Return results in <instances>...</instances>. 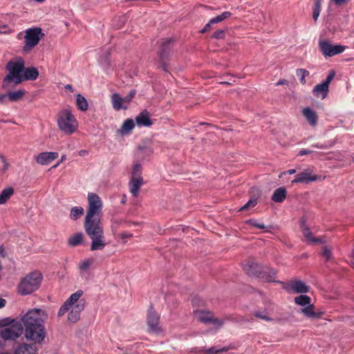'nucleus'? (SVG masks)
I'll return each instance as SVG.
<instances>
[{"instance_id": "35", "label": "nucleus", "mask_w": 354, "mask_h": 354, "mask_svg": "<svg viewBox=\"0 0 354 354\" xmlns=\"http://www.w3.org/2000/svg\"><path fill=\"white\" fill-rule=\"evenodd\" d=\"M232 15L231 12H224L221 15L216 16V17L212 18L210 19V24H217L219 22H221L225 19H227Z\"/></svg>"}, {"instance_id": "17", "label": "nucleus", "mask_w": 354, "mask_h": 354, "mask_svg": "<svg viewBox=\"0 0 354 354\" xmlns=\"http://www.w3.org/2000/svg\"><path fill=\"white\" fill-rule=\"evenodd\" d=\"M302 113L310 125L313 127L317 125L318 117L317 113L314 110L309 107H306L303 109Z\"/></svg>"}, {"instance_id": "47", "label": "nucleus", "mask_w": 354, "mask_h": 354, "mask_svg": "<svg viewBox=\"0 0 354 354\" xmlns=\"http://www.w3.org/2000/svg\"><path fill=\"white\" fill-rule=\"evenodd\" d=\"M335 77V72L331 71L327 76L326 80L323 82L324 84H326L327 86L328 87L329 84L333 80V79Z\"/></svg>"}, {"instance_id": "30", "label": "nucleus", "mask_w": 354, "mask_h": 354, "mask_svg": "<svg viewBox=\"0 0 354 354\" xmlns=\"http://www.w3.org/2000/svg\"><path fill=\"white\" fill-rule=\"evenodd\" d=\"M84 209L80 206H75L71 208L70 212V218L73 221H76L84 214Z\"/></svg>"}, {"instance_id": "45", "label": "nucleus", "mask_w": 354, "mask_h": 354, "mask_svg": "<svg viewBox=\"0 0 354 354\" xmlns=\"http://www.w3.org/2000/svg\"><path fill=\"white\" fill-rule=\"evenodd\" d=\"M171 41L170 39L166 40L163 41L162 43V53L161 54H163L165 52H166L167 50H169L170 45H171Z\"/></svg>"}, {"instance_id": "55", "label": "nucleus", "mask_w": 354, "mask_h": 354, "mask_svg": "<svg viewBox=\"0 0 354 354\" xmlns=\"http://www.w3.org/2000/svg\"><path fill=\"white\" fill-rule=\"evenodd\" d=\"M64 88H65V89H66V91H70V92H71V93H73V92L74 91V89H73V86H72V85H71V84H66V85L64 86Z\"/></svg>"}, {"instance_id": "28", "label": "nucleus", "mask_w": 354, "mask_h": 354, "mask_svg": "<svg viewBox=\"0 0 354 354\" xmlns=\"http://www.w3.org/2000/svg\"><path fill=\"white\" fill-rule=\"evenodd\" d=\"M83 236L84 235L82 232H77L73 234L68 239V245L75 247L81 244L83 241Z\"/></svg>"}, {"instance_id": "34", "label": "nucleus", "mask_w": 354, "mask_h": 354, "mask_svg": "<svg viewBox=\"0 0 354 354\" xmlns=\"http://www.w3.org/2000/svg\"><path fill=\"white\" fill-rule=\"evenodd\" d=\"M93 263V260L92 259H86L79 263L78 268L81 271L84 272L89 268Z\"/></svg>"}, {"instance_id": "46", "label": "nucleus", "mask_w": 354, "mask_h": 354, "mask_svg": "<svg viewBox=\"0 0 354 354\" xmlns=\"http://www.w3.org/2000/svg\"><path fill=\"white\" fill-rule=\"evenodd\" d=\"M133 236V234L128 232H123L120 234V237L121 239L124 240V242H126L127 239H130Z\"/></svg>"}, {"instance_id": "2", "label": "nucleus", "mask_w": 354, "mask_h": 354, "mask_svg": "<svg viewBox=\"0 0 354 354\" xmlns=\"http://www.w3.org/2000/svg\"><path fill=\"white\" fill-rule=\"evenodd\" d=\"M47 315L44 310L33 308L22 317L21 324L25 328V337L35 344L41 343L46 337L44 322Z\"/></svg>"}, {"instance_id": "33", "label": "nucleus", "mask_w": 354, "mask_h": 354, "mask_svg": "<svg viewBox=\"0 0 354 354\" xmlns=\"http://www.w3.org/2000/svg\"><path fill=\"white\" fill-rule=\"evenodd\" d=\"M76 104L78 109L82 111H85L88 109L87 101L81 94L77 95Z\"/></svg>"}, {"instance_id": "18", "label": "nucleus", "mask_w": 354, "mask_h": 354, "mask_svg": "<svg viewBox=\"0 0 354 354\" xmlns=\"http://www.w3.org/2000/svg\"><path fill=\"white\" fill-rule=\"evenodd\" d=\"M111 103L113 108L116 111L127 109V104H124V97H122L118 93H114L111 95Z\"/></svg>"}, {"instance_id": "43", "label": "nucleus", "mask_w": 354, "mask_h": 354, "mask_svg": "<svg viewBox=\"0 0 354 354\" xmlns=\"http://www.w3.org/2000/svg\"><path fill=\"white\" fill-rule=\"evenodd\" d=\"M0 160L1 161V162L3 163V166H2V171L3 172H5L6 171L9 167H10V165L9 163L7 162L6 159L5 158L4 156L0 155Z\"/></svg>"}, {"instance_id": "15", "label": "nucleus", "mask_w": 354, "mask_h": 354, "mask_svg": "<svg viewBox=\"0 0 354 354\" xmlns=\"http://www.w3.org/2000/svg\"><path fill=\"white\" fill-rule=\"evenodd\" d=\"M289 288L294 293H306L309 292V286L301 280H292L289 283Z\"/></svg>"}, {"instance_id": "19", "label": "nucleus", "mask_w": 354, "mask_h": 354, "mask_svg": "<svg viewBox=\"0 0 354 354\" xmlns=\"http://www.w3.org/2000/svg\"><path fill=\"white\" fill-rule=\"evenodd\" d=\"M15 354H37V349L35 346L28 344H22L15 349Z\"/></svg>"}, {"instance_id": "3", "label": "nucleus", "mask_w": 354, "mask_h": 354, "mask_svg": "<svg viewBox=\"0 0 354 354\" xmlns=\"http://www.w3.org/2000/svg\"><path fill=\"white\" fill-rule=\"evenodd\" d=\"M82 290H77L73 293L59 308L57 313L58 317H62L68 313V321L72 323L77 322L80 319L81 313L85 308L86 301L82 298Z\"/></svg>"}, {"instance_id": "54", "label": "nucleus", "mask_w": 354, "mask_h": 354, "mask_svg": "<svg viewBox=\"0 0 354 354\" xmlns=\"http://www.w3.org/2000/svg\"><path fill=\"white\" fill-rule=\"evenodd\" d=\"M312 153L311 151L310 150H307V149H301L299 152V156H304V155H308V154H310Z\"/></svg>"}, {"instance_id": "22", "label": "nucleus", "mask_w": 354, "mask_h": 354, "mask_svg": "<svg viewBox=\"0 0 354 354\" xmlns=\"http://www.w3.org/2000/svg\"><path fill=\"white\" fill-rule=\"evenodd\" d=\"M300 312L308 318H317L319 317V313L315 311V306L312 304L304 306L300 310Z\"/></svg>"}, {"instance_id": "16", "label": "nucleus", "mask_w": 354, "mask_h": 354, "mask_svg": "<svg viewBox=\"0 0 354 354\" xmlns=\"http://www.w3.org/2000/svg\"><path fill=\"white\" fill-rule=\"evenodd\" d=\"M143 184L144 180L142 178H131L129 181V191L134 197L138 196L139 190Z\"/></svg>"}, {"instance_id": "1", "label": "nucleus", "mask_w": 354, "mask_h": 354, "mask_svg": "<svg viewBox=\"0 0 354 354\" xmlns=\"http://www.w3.org/2000/svg\"><path fill=\"white\" fill-rule=\"evenodd\" d=\"M102 201L95 193L88 194V209L84 221L86 233L91 239V250H102L106 243L100 219Z\"/></svg>"}, {"instance_id": "64", "label": "nucleus", "mask_w": 354, "mask_h": 354, "mask_svg": "<svg viewBox=\"0 0 354 354\" xmlns=\"http://www.w3.org/2000/svg\"><path fill=\"white\" fill-rule=\"evenodd\" d=\"M295 173H296L295 169H289V174H293Z\"/></svg>"}, {"instance_id": "61", "label": "nucleus", "mask_w": 354, "mask_h": 354, "mask_svg": "<svg viewBox=\"0 0 354 354\" xmlns=\"http://www.w3.org/2000/svg\"><path fill=\"white\" fill-rule=\"evenodd\" d=\"M144 150V148L143 147H138V153H137V156L138 157H140L141 156V152Z\"/></svg>"}, {"instance_id": "29", "label": "nucleus", "mask_w": 354, "mask_h": 354, "mask_svg": "<svg viewBox=\"0 0 354 354\" xmlns=\"http://www.w3.org/2000/svg\"><path fill=\"white\" fill-rule=\"evenodd\" d=\"M14 189L12 187H7L2 190L0 194V205L4 204L13 195Z\"/></svg>"}, {"instance_id": "49", "label": "nucleus", "mask_w": 354, "mask_h": 354, "mask_svg": "<svg viewBox=\"0 0 354 354\" xmlns=\"http://www.w3.org/2000/svg\"><path fill=\"white\" fill-rule=\"evenodd\" d=\"M8 100V93L7 94H0V104H6Z\"/></svg>"}, {"instance_id": "32", "label": "nucleus", "mask_w": 354, "mask_h": 354, "mask_svg": "<svg viewBox=\"0 0 354 354\" xmlns=\"http://www.w3.org/2000/svg\"><path fill=\"white\" fill-rule=\"evenodd\" d=\"M301 227H302L303 234L307 241H308L309 243H322V241L320 239H315L312 236V234L310 232V230L308 227H305L304 223H302Z\"/></svg>"}, {"instance_id": "36", "label": "nucleus", "mask_w": 354, "mask_h": 354, "mask_svg": "<svg viewBox=\"0 0 354 354\" xmlns=\"http://www.w3.org/2000/svg\"><path fill=\"white\" fill-rule=\"evenodd\" d=\"M142 173V166L140 163H136L131 171V178H142L141 176Z\"/></svg>"}, {"instance_id": "42", "label": "nucleus", "mask_w": 354, "mask_h": 354, "mask_svg": "<svg viewBox=\"0 0 354 354\" xmlns=\"http://www.w3.org/2000/svg\"><path fill=\"white\" fill-rule=\"evenodd\" d=\"M136 95V91L134 90H132L129 92V93L124 97V104L128 106L129 103L131 101L132 98Z\"/></svg>"}, {"instance_id": "7", "label": "nucleus", "mask_w": 354, "mask_h": 354, "mask_svg": "<svg viewBox=\"0 0 354 354\" xmlns=\"http://www.w3.org/2000/svg\"><path fill=\"white\" fill-rule=\"evenodd\" d=\"M194 313L197 320L211 326L216 330L221 328L225 322V319L214 317L213 314L209 310H196Z\"/></svg>"}, {"instance_id": "57", "label": "nucleus", "mask_w": 354, "mask_h": 354, "mask_svg": "<svg viewBox=\"0 0 354 354\" xmlns=\"http://www.w3.org/2000/svg\"><path fill=\"white\" fill-rule=\"evenodd\" d=\"M6 254L5 252V250L3 248V246H0V256L1 257H6Z\"/></svg>"}, {"instance_id": "9", "label": "nucleus", "mask_w": 354, "mask_h": 354, "mask_svg": "<svg viewBox=\"0 0 354 354\" xmlns=\"http://www.w3.org/2000/svg\"><path fill=\"white\" fill-rule=\"evenodd\" d=\"M24 329L20 321L13 320L9 326L0 330V337L4 340H15L22 335Z\"/></svg>"}, {"instance_id": "6", "label": "nucleus", "mask_w": 354, "mask_h": 354, "mask_svg": "<svg viewBox=\"0 0 354 354\" xmlns=\"http://www.w3.org/2000/svg\"><path fill=\"white\" fill-rule=\"evenodd\" d=\"M42 280L41 274L32 272L28 274L20 281L17 288L19 294L27 295L36 291L40 286Z\"/></svg>"}, {"instance_id": "59", "label": "nucleus", "mask_w": 354, "mask_h": 354, "mask_svg": "<svg viewBox=\"0 0 354 354\" xmlns=\"http://www.w3.org/2000/svg\"><path fill=\"white\" fill-rule=\"evenodd\" d=\"M6 26H3L2 27L0 28V33H6L7 32V30H6Z\"/></svg>"}, {"instance_id": "10", "label": "nucleus", "mask_w": 354, "mask_h": 354, "mask_svg": "<svg viewBox=\"0 0 354 354\" xmlns=\"http://www.w3.org/2000/svg\"><path fill=\"white\" fill-rule=\"evenodd\" d=\"M243 268L248 274L257 276L266 282L275 281V273L273 270H270L268 274L266 272H261L259 266L255 263L250 261L245 262L243 263Z\"/></svg>"}, {"instance_id": "62", "label": "nucleus", "mask_w": 354, "mask_h": 354, "mask_svg": "<svg viewBox=\"0 0 354 354\" xmlns=\"http://www.w3.org/2000/svg\"><path fill=\"white\" fill-rule=\"evenodd\" d=\"M126 201H127V198H126V196H125V195H124V196H123V197H122V198L121 203H122V204H124V203H126Z\"/></svg>"}, {"instance_id": "13", "label": "nucleus", "mask_w": 354, "mask_h": 354, "mask_svg": "<svg viewBox=\"0 0 354 354\" xmlns=\"http://www.w3.org/2000/svg\"><path fill=\"white\" fill-rule=\"evenodd\" d=\"M313 170L312 169H307L304 171H302L299 174H298L295 178L292 180V183H303V184H308L310 182L315 181L317 180L318 176L316 175L312 174Z\"/></svg>"}, {"instance_id": "50", "label": "nucleus", "mask_w": 354, "mask_h": 354, "mask_svg": "<svg viewBox=\"0 0 354 354\" xmlns=\"http://www.w3.org/2000/svg\"><path fill=\"white\" fill-rule=\"evenodd\" d=\"M213 24H210V21L205 26V27L201 30V32L204 33L209 31L212 26Z\"/></svg>"}, {"instance_id": "26", "label": "nucleus", "mask_w": 354, "mask_h": 354, "mask_svg": "<svg viewBox=\"0 0 354 354\" xmlns=\"http://www.w3.org/2000/svg\"><path fill=\"white\" fill-rule=\"evenodd\" d=\"M136 121L140 126L149 127L152 124L147 113H141L138 115L136 118Z\"/></svg>"}, {"instance_id": "63", "label": "nucleus", "mask_w": 354, "mask_h": 354, "mask_svg": "<svg viewBox=\"0 0 354 354\" xmlns=\"http://www.w3.org/2000/svg\"><path fill=\"white\" fill-rule=\"evenodd\" d=\"M286 82V80H280L277 82V85L283 84Z\"/></svg>"}, {"instance_id": "4", "label": "nucleus", "mask_w": 354, "mask_h": 354, "mask_svg": "<svg viewBox=\"0 0 354 354\" xmlns=\"http://www.w3.org/2000/svg\"><path fill=\"white\" fill-rule=\"evenodd\" d=\"M8 73L2 82V88L9 89L22 82L21 75L24 69V61L21 57L10 60L7 64Z\"/></svg>"}, {"instance_id": "60", "label": "nucleus", "mask_w": 354, "mask_h": 354, "mask_svg": "<svg viewBox=\"0 0 354 354\" xmlns=\"http://www.w3.org/2000/svg\"><path fill=\"white\" fill-rule=\"evenodd\" d=\"M6 300L2 299V298H0V308H2L3 306H5L6 305Z\"/></svg>"}, {"instance_id": "40", "label": "nucleus", "mask_w": 354, "mask_h": 354, "mask_svg": "<svg viewBox=\"0 0 354 354\" xmlns=\"http://www.w3.org/2000/svg\"><path fill=\"white\" fill-rule=\"evenodd\" d=\"M227 351V348L225 347L221 348H217L216 347H212L206 351L207 354H219L223 352H225Z\"/></svg>"}, {"instance_id": "44", "label": "nucleus", "mask_w": 354, "mask_h": 354, "mask_svg": "<svg viewBox=\"0 0 354 354\" xmlns=\"http://www.w3.org/2000/svg\"><path fill=\"white\" fill-rule=\"evenodd\" d=\"M248 223L252 225V226L258 228V229H264L266 228V226L262 223H259L257 221L250 220L248 221Z\"/></svg>"}, {"instance_id": "8", "label": "nucleus", "mask_w": 354, "mask_h": 354, "mask_svg": "<svg viewBox=\"0 0 354 354\" xmlns=\"http://www.w3.org/2000/svg\"><path fill=\"white\" fill-rule=\"evenodd\" d=\"M44 33L40 28H28L26 30L24 35V45L23 50L25 52L31 50L36 46L42 37Z\"/></svg>"}, {"instance_id": "41", "label": "nucleus", "mask_w": 354, "mask_h": 354, "mask_svg": "<svg viewBox=\"0 0 354 354\" xmlns=\"http://www.w3.org/2000/svg\"><path fill=\"white\" fill-rule=\"evenodd\" d=\"M257 204V198H252L248 201L241 209L240 210L247 209L251 207H254Z\"/></svg>"}, {"instance_id": "14", "label": "nucleus", "mask_w": 354, "mask_h": 354, "mask_svg": "<svg viewBox=\"0 0 354 354\" xmlns=\"http://www.w3.org/2000/svg\"><path fill=\"white\" fill-rule=\"evenodd\" d=\"M58 156L57 152H41L35 157V160L41 165H46L55 160Z\"/></svg>"}, {"instance_id": "38", "label": "nucleus", "mask_w": 354, "mask_h": 354, "mask_svg": "<svg viewBox=\"0 0 354 354\" xmlns=\"http://www.w3.org/2000/svg\"><path fill=\"white\" fill-rule=\"evenodd\" d=\"M322 255L326 261L332 259V249L328 246H324L322 248Z\"/></svg>"}, {"instance_id": "56", "label": "nucleus", "mask_w": 354, "mask_h": 354, "mask_svg": "<svg viewBox=\"0 0 354 354\" xmlns=\"http://www.w3.org/2000/svg\"><path fill=\"white\" fill-rule=\"evenodd\" d=\"M315 8L321 9V0L315 1Z\"/></svg>"}, {"instance_id": "58", "label": "nucleus", "mask_w": 354, "mask_h": 354, "mask_svg": "<svg viewBox=\"0 0 354 354\" xmlns=\"http://www.w3.org/2000/svg\"><path fill=\"white\" fill-rule=\"evenodd\" d=\"M88 154V151L86 150H81L79 151V155L81 156H84Z\"/></svg>"}, {"instance_id": "23", "label": "nucleus", "mask_w": 354, "mask_h": 354, "mask_svg": "<svg viewBox=\"0 0 354 354\" xmlns=\"http://www.w3.org/2000/svg\"><path fill=\"white\" fill-rule=\"evenodd\" d=\"M287 192L284 187H279L277 189L272 196V200L276 203L282 202L286 197Z\"/></svg>"}, {"instance_id": "24", "label": "nucleus", "mask_w": 354, "mask_h": 354, "mask_svg": "<svg viewBox=\"0 0 354 354\" xmlns=\"http://www.w3.org/2000/svg\"><path fill=\"white\" fill-rule=\"evenodd\" d=\"M129 225V223L122 218H112L111 228L113 234H116V232L120 226L127 227Z\"/></svg>"}, {"instance_id": "11", "label": "nucleus", "mask_w": 354, "mask_h": 354, "mask_svg": "<svg viewBox=\"0 0 354 354\" xmlns=\"http://www.w3.org/2000/svg\"><path fill=\"white\" fill-rule=\"evenodd\" d=\"M147 324L149 330L153 333H160L162 332V328L160 325V316L153 310V308H150L148 310L147 315Z\"/></svg>"}, {"instance_id": "53", "label": "nucleus", "mask_w": 354, "mask_h": 354, "mask_svg": "<svg viewBox=\"0 0 354 354\" xmlns=\"http://www.w3.org/2000/svg\"><path fill=\"white\" fill-rule=\"evenodd\" d=\"M336 6H341L345 4L348 0H331Z\"/></svg>"}, {"instance_id": "12", "label": "nucleus", "mask_w": 354, "mask_h": 354, "mask_svg": "<svg viewBox=\"0 0 354 354\" xmlns=\"http://www.w3.org/2000/svg\"><path fill=\"white\" fill-rule=\"evenodd\" d=\"M319 48L325 57H332L340 54L345 50V46L342 45H333L326 40H322L319 42Z\"/></svg>"}, {"instance_id": "48", "label": "nucleus", "mask_w": 354, "mask_h": 354, "mask_svg": "<svg viewBox=\"0 0 354 354\" xmlns=\"http://www.w3.org/2000/svg\"><path fill=\"white\" fill-rule=\"evenodd\" d=\"M225 34L224 32L222 30H218L213 34L212 37L216 39H222L223 38Z\"/></svg>"}, {"instance_id": "25", "label": "nucleus", "mask_w": 354, "mask_h": 354, "mask_svg": "<svg viewBox=\"0 0 354 354\" xmlns=\"http://www.w3.org/2000/svg\"><path fill=\"white\" fill-rule=\"evenodd\" d=\"M328 91V87L327 86L326 84L324 83L317 84L313 88V93L315 94V95L319 96V95L322 94V99L326 97Z\"/></svg>"}, {"instance_id": "37", "label": "nucleus", "mask_w": 354, "mask_h": 354, "mask_svg": "<svg viewBox=\"0 0 354 354\" xmlns=\"http://www.w3.org/2000/svg\"><path fill=\"white\" fill-rule=\"evenodd\" d=\"M296 75L299 77L301 83L304 84L306 83L305 77L309 75V72L305 69L299 68L296 71Z\"/></svg>"}, {"instance_id": "51", "label": "nucleus", "mask_w": 354, "mask_h": 354, "mask_svg": "<svg viewBox=\"0 0 354 354\" xmlns=\"http://www.w3.org/2000/svg\"><path fill=\"white\" fill-rule=\"evenodd\" d=\"M320 10L321 9H317V8H314L313 13V18L314 19V20L316 21L317 19V18L319 17Z\"/></svg>"}, {"instance_id": "27", "label": "nucleus", "mask_w": 354, "mask_h": 354, "mask_svg": "<svg viewBox=\"0 0 354 354\" xmlns=\"http://www.w3.org/2000/svg\"><path fill=\"white\" fill-rule=\"evenodd\" d=\"M25 93L26 91L24 89L8 92V100L11 102H17L23 98Z\"/></svg>"}, {"instance_id": "52", "label": "nucleus", "mask_w": 354, "mask_h": 354, "mask_svg": "<svg viewBox=\"0 0 354 354\" xmlns=\"http://www.w3.org/2000/svg\"><path fill=\"white\" fill-rule=\"evenodd\" d=\"M66 155H62L61 156V158L60 160L55 164L53 166V168H57L59 164H61L62 162H63L64 160H66Z\"/></svg>"}, {"instance_id": "5", "label": "nucleus", "mask_w": 354, "mask_h": 354, "mask_svg": "<svg viewBox=\"0 0 354 354\" xmlns=\"http://www.w3.org/2000/svg\"><path fill=\"white\" fill-rule=\"evenodd\" d=\"M57 124L59 129L66 135H72L78 129V122L68 109H62L58 113Z\"/></svg>"}, {"instance_id": "21", "label": "nucleus", "mask_w": 354, "mask_h": 354, "mask_svg": "<svg viewBox=\"0 0 354 354\" xmlns=\"http://www.w3.org/2000/svg\"><path fill=\"white\" fill-rule=\"evenodd\" d=\"M39 76V72L35 67H30L24 69L21 75L22 82L24 80H35Z\"/></svg>"}, {"instance_id": "31", "label": "nucleus", "mask_w": 354, "mask_h": 354, "mask_svg": "<svg viewBox=\"0 0 354 354\" xmlns=\"http://www.w3.org/2000/svg\"><path fill=\"white\" fill-rule=\"evenodd\" d=\"M295 302L297 305L304 307L311 304V298L306 295H301L295 298Z\"/></svg>"}, {"instance_id": "20", "label": "nucleus", "mask_w": 354, "mask_h": 354, "mask_svg": "<svg viewBox=\"0 0 354 354\" xmlns=\"http://www.w3.org/2000/svg\"><path fill=\"white\" fill-rule=\"evenodd\" d=\"M135 127L134 122L132 119L126 120L122 127L117 130V133L121 136L129 135Z\"/></svg>"}, {"instance_id": "39", "label": "nucleus", "mask_w": 354, "mask_h": 354, "mask_svg": "<svg viewBox=\"0 0 354 354\" xmlns=\"http://www.w3.org/2000/svg\"><path fill=\"white\" fill-rule=\"evenodd\" d=\"M255 317L264 320L271 321L272 319L268 315L267 312L265 311H256L254 313Z\"/></svg>"}]
</instances>
